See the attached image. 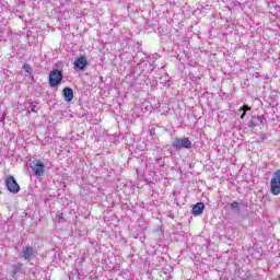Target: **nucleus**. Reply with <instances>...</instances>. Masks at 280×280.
<instances>
[{
  "label": "nucleus",
  "instance_id": "12",
  "mask_svg": "<svg viewBox=\"0 0 280 280\" xmlns=\"http://www.w3.org/2000/svg\"><path fill=\"white\" fill-rule=\"evenodd\" d=\"M257 121H259V118H252L249 122V128H255L257 126Z\"/></svg>",
  "mask_w": 280,
  "mask_h": 280
},
{
  "label": "nucleus",
  "instance_id": "14",
  "mask_svg": "<svg viewBox=\"0 0 280 280\" xmlns=\"http://www.w3.org/2000/svg\"><path fill=\"white\" fill-rule=\"evenodd\" d=\"M24 69L27 73H32V68L30 67V65H24Z\"/></svg>",
  "mask_w": 280,
  "mask_h": 280
},
{
  "label": "nucleus",
  "instance_id": "13",
  "mask_svg": "<svg viewBox=\"0 0 280 280\" xmlns=\"http://www.w3.org/2000/svg\"><path fill=\"white\" fill-rule=\"evenodd\" d=\"M231 209H233L234 211H240V203L233 202V203L231 205Z\"/></svg>",
  "mask_w": 280,
  "mask_h": 280
},
{
  "label": "nucleus",
  "instance_id": "9",
  "mask_svg": "<svg viewBox=\"0 0 280 280\" xmlns=\"http://www.w3.org/2000/svg\"><path fill=\"white\" fill-rule=\"evenodd\" d=\"M63 97L66 102H71L73 100V89L65 88L63 89Z\"/></svg>",
  "mask_w": 280,
  "mask_h": 280
},
{
  "label": "nucleus",
  "instance_id": "8",
  "mask_svg": "<svg viewBox=\"0 0 280 280\" xmlns=\"http://www.w3.org/2000/svg\"><path fill=\"white\" fill-rule=\"evenodd\" d=\"M205 211V203L198 202L192 207V214L194 215H202V212Z\"/></svg>",
  "mask_w": 280,
  "mask_h": 280
},
{
  "label": "nucleus",
  "instance_id": "6",
  "mask_svg": "<svg viewBox=\"0 0 280 280\" xmlns=\"http://www.w3.org/2000/svg\"><path fill=\"white\" fill-rule=\"evenodd\" d=\"M36 257V249H34L32 246L27 245L23 247L22 249V258L26 259V261H32Z\"/></svg>",
  "mask_w": 280,
  "mask_h": 280
},
{
  "label": "nucleus",
  "instance_id": "3",
  "mask_svg": "<svg viewBox=\"0 0 280 280\" xmlns=\"http://www.w3.org/2000/svg\"><path fill=\"white\" fill-rule=\"evenodd\" d=\"M271 185V194H273V196H279L280 194V170L276 171L273 173V177L271 178L270 182Z\"/></svg>",
  "mask_w": 280,
  "mask_h": 280
},
{
  "label": "nucleus",
  "instance_id": "4",
  "mask_svg": "<svg viewBox=\"0 0 280 280\" xmlns=\"http://www.w3.org/2000/svg\"><path fill=\"white\" fill-rule=\"evenodd\" d=\"M5 186L11 191V194H19L21 191V186L14 179V176H9L5 179Z\"/></svg>",
  "mask_w": 280,
  "mask_h": 280
},
{
  "label": "nucleus",
  "instance_id": "11",
  "mask_svg": "<svg viewBox=\"0 0 280 280\" xmlns=\"http://www.w3.org/2000/svg\"><path fill=\"white\" fill-rule=\"evenodd\" d=\"M238 110L243 113L241 119H244V117H246V110H250V107H248V105H245L241 107Z\"/></svg>",
  "mask_w": 280,
  "mask_h": 280
},
{
  "label": "nucleus",
  "instance_id": "7",
  "mask_svg": "<svg viewBox=\"0 0 280 280\" xmlns=\"http://www.w3.org/2000/svg\"><path fill=\"white\" fill-rule=\"evenodd\" d=\"M86 65H89V62L86 61V57H79L75 61H74V67L77 69H84L86 67Z\"/></svg>",
  "mask_w": 280,
  "mask_h": 280
},
{
  "label": "nucleus",
  "instance_id": "1",
  "mask_svg": "<svg viewBox=\"0 0 280 280\" xmlns=\"http://www.w3.org/2000/svg\"><path fill=\"white\" fill-rule=\"evenodd\" d=\"M172 147L175 150H191L192 144H191V140H189V138L183 137V138H176L173 141Z\"/></svg>",
  "mask_w": 280,
  "mask_h": 280
},
{
  "label": "nucleus",
  "instance_id": "10",
  "mask_svg": "<svg viewBox=\"0 0 280 280\" xmlns=\"http://www.w3.org/2000/svg\"><path fill=\"white\" fill-rule=\"evenodd\" d=\"M21 270H23V264H19V265H14L13 266V277L15 276V275H19V272H21Z\"/></svg>",
  "mask_w": 280,
  "mask_h": 280
},
{
  "label": "nucleus",
  "instance_id": "2",
  "mask_svg": "<svg viewBox=\"0 0 280 280\" xmlns=\"http://www.w3.org/2000/svg\"><path fill=\"white\" fill-rule=\"evenodd\" d=\"M31 170L37 178H40V176H45V170L46 166L40 160H34L31 163Z\"/></svg>",
  "mask_w": 280,
  "mask_h": 280
},
{
  "label": "nucleus",
  "instance_id": "5",
  "mask_svg": "<svg viewBox=\"0 0 280 280\" xmlns=\"http://www.w3.org/2000/svg\"><path fill=\"white\" fill-rule=\"evenodd\" d=\"M62 82V72L59 70H52L49 75V84L50 86H58Z\"/></svg>",
  "mask_w": 280,
  "mask_h": 280
}]
</instances>
